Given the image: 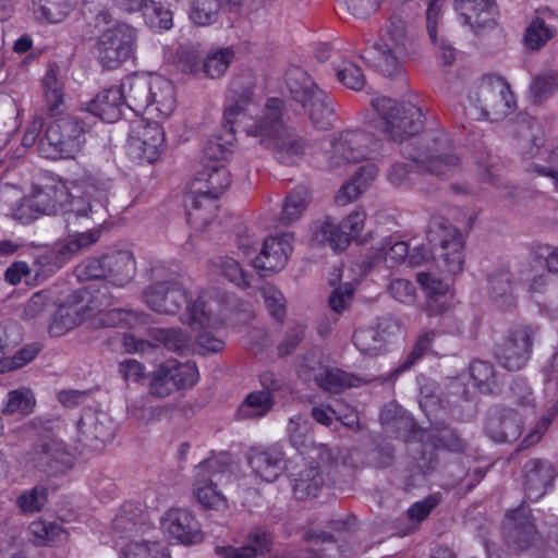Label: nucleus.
<instances>
[{"label": "nucleus", "instance_id": "1", "mask_svg": "<svg viewBox=\"0 0 558 558\" xmlns=\"http://www.w3.org/2000/svg\"><path fill=\"white\" fill-rule=\"evenodd\" d=\"M112 180L100 174L86 173L71 185L69 208L64 211L68 241L41 256L45 263L61 267L66 260L98 242L99 226L106 221Z\"/></svg>", "mask_w": 558, "mask_h": 558}, {"label": "nucleus", "instance_id": "2", "mask_svg": "<svg viewBox=\"0 0 558 558\" xmlns=\"http://www.w3.org/2000/svg\"><path fill=\"white\" fill-rule=\"evenodd\" d=\"M283 110L284 101L281 98L268 99L263 117L250 125H243V131L265 147L271 148L279 162L290 166L304 154L305 144L286 126L282 120Z\"/></svg>", "mask_w": 558, "mask_h": 558}, {"label": "nucleus", "instance_id": "3", "mask_svg": "<svg viewBox=\"0 0 558 558\" xmlns=\"http://www.w3.org/2000/svg\"><path fill=\"white\" fill-rule=\"evenodd\" d=\"M417 52L414 33L399 15H392L385 29V36L368 45L361 58L384 76L395 77L403 72V60Z\"/></svg>", "mask_w": 558, "mask_h": 558}, {"label": "nucleus", "instance_id": "4", "mask_svg": "<svg viewBox=\"0 0 558 558\" xmlns=\"http://www.w3.org/2000/svg\"><path fill=\"white\" fill-rule=\"evenodd\" d=\"M255 81L252 74L242 73L233 77L226 95V106L222 118L223 135L210 136L203 148L209 160L226 159L230 153L236 132L246 118L248 106L253 104Z\"/></svg>", "mask_w": 558, "mask_h": 558}, {"label": "nucleus", "instance_id": "5", "mask_svg": "<svg viewBox=\"0 0 558 558\" xmlns=\"http://www.w3.org/2000/svg\"><path fill=\"white\" fill-rule=\"evenodd\" d=\"M402 154L416 162L423 171L436 177L447 175L460 162L451 140L444 131L426 133L420 142L404 146Z\"/></svg>", "mask_w": 558, "mask_h": 558}, {"label": "nucleus", "instance_id": "6", "mask_svg": "<svg viewBox=\"0 0 558 558\" xmlns=\"http://www.w3.org/2000/svg\"><path fill=\"white\" fill-rule=\"evenodd\" d=\"M287 88L291 98L306 111L312 124L327 130L335 114L333 100L302 69L294 68L287 74Z\"/></svg>", "mask_w": 558, "mask_h": 558}, {"label": "nucleus", "instance_id": "7", "mask_svg": "<svg viewBox=\"0 0 558 558\" xmlns=\"http://www.w3.org/2000/svg\"><path fill=\"white\" fill-rule=\"evenodd\" d=\"M514 104V95L504 78L485 75L470 93L466 112L473 119L494 122L507 117Z\"/></svg>", "mask_w": 558, "mask_h": 558}, {"label": "nucleus", "instance_id": "8", "mask_svg": "<svg viewBox=\"0 0 558 558\" xmlns=\"http://www.w3.org/2000/svg\"><path fill=\"white\" fill-rule=\"evenodd\" d=\"M87 123L78 116L53 120L38 141L40 154L50 159L71 158L81 149Z\"/></svg>", "mask_w": 558, "mask_h": 558}, {"label": "nucleus", "instance_id": "9", "mask_svg": "<svg viewBox=\"0 0 558 558\" xmlns=\"http://www.w3.org/2000/svg\"><path fill=\"white\" fill-rule=\"evenodd\" d=\"M372 105L383 120V131L395 142L415 136L424 128L423 113L412 104L383 97L373 99Z\"/></svg>", "mask_w": 558, "mask_h": 558}, {"label": "nucleus", "instance_id": "10", "mask_svg": "<svg viewBox=\"0 0 558 558\" xmlns=\"http://www.w3.org/2000/svg\"><path fill=\"white\" fill-rule=\"evenodd\" d=\"M230 466V457L227 453L208 458L196 466L194 495L204 508L227 507V499L218 487L231 478Z\"/></svg>", "mask_w": 558, "mask_h": 558}, {"label": "nucleus", "instance_id": "11", "mask_svg": "<svg viewBox=\"0 0 558 558\" xmlns=\"http://www.w3.org/2000/svg\"><path fill=\"white\" fill-rule=\"evenodd\" d=\"M26 463L49 476L65 474L74 465V458L64 441L50 430H44L26 453Z\"/></svg>", "mask_w": 558, "mask_h": 558}, {"label": "nucleus", "instance_id": "12", "mask_svg": "<svg viewBox=\"0 0 558 558\" xmlns=\"http://www.w3.org/2000/svg\"><path fill=\"white\" fill-rule=\"evenodd\" d=\"M427 239L439 269L449 276H456L463 270L464 239L457 227L447 221L438 222L428 230Z\"/></svg>", "mask_w": 558, "mask_h": 558}, {"label": "nucleus", "instance_id": "13", "mask_svg": "<svg viewBox=\"0 0 558 558\" xmlns=\"http://www.w3.org/2000/svg\"><path fill=\"white\" fill-rule=\"evenodd\" d=\"M136 265L132 252L112 251L98 258H88L80 267V277L86 280L104 279L116 287H124L134 277Z\"/></svg>", "mask_w": 558, "mask_h": 558}, {"label": "nucleus", "instance_id": "14", "mask_svg": "<svg viewBox=\"0 0 558 558\" xmlns=\"http://www.w3.org/2000/svg\"><path fill=\"white\" fill-rule=\"evenodd\" d=\"M136 38V29L126 23L104 31L97 40L98 61L104 68L118 69L133 56Z\"/></svg>", "mask_w": 558, "mask_h": 558}, {"label": "nucleus", "instance_id": "15", "mask_svg": "<svg viewBox=\"0 0 558 558\" xmlns=\"http://www.w3.org/2000/svg\"><path fill=\"white\" fill-rule=\"evenodd\" d=\"M502 531L507 544L513 549L539 551L545 546V541L532 517V510L524 504L506 513Z\"/></svg>", "mask_w": 558, "mask_h": 558}, {"label": "nucleus", "instance_id": "16", "mask_svg": "<svg viewBox=\"0 0 558 558\" xmlns=\"http://www.w3.org/2000/svg\"><path fill=\"white\" fill-rule=\"evenodd\" d=\"M199 373L195 362L180 363L168 360L153 373L149 391L158 398H166L177 390L191 389L198 381Z\"/></svg>", "mask_w": 558, "mask_h": 558}, {"label": "nucleus", "instance_id": "17", "mask_svg": "<svg viewBox=\"0 0 558 558\" xmlns=\"http://www.w3.org/2000/svg\"><path fill=\"white\" fill-rule=\"evenodd\" d=\"M418 404L430 421L432 432L429 441L434 448L456 453L465 451L468 442L456 428L450 427L444 421L432 420V416L436 415L440 409V398L429 391L427 386L421 389Z\"/></svg>", "mask_w": 558, "mask_h": 558}, {"label": "nucleus", "instance_id": "18", "mask_svg": "<svg viewBox=\"0 0 558 558\" xmlns=\"http://www.w3.org/2000/svg\"><path fill=\"white\" fill-rule=\"evenodd\" d=\"M377 147L378 143L374 134L361 130H347L332 144L329 168L368 159Z\"/></svg>", "mask_w": 558, "mask_h": 558}, {"label": "nucleus", "instance_id": "19", "mask_svg": "<svg viewBox=\"0 0 558 558\" xmlns=\"http://www.w3.org/2000/svg\"><path fill=\"white\" fill-rule=\"evenodd\" d=\"M165 141V132L159 123L141 121L130 132L126 154L138 163H153L163 150Z\"/></svg>", "mask_w": 558, "mask_h": 558}, {"label": "nucleus", "instance_id": "20", "mask_svg": "<svg viewBox=\"0 0 558 558\" xmlns=\"http://www.w3.org/2000/svg\"><path fill=\"white\" fill-rule=\"evenodd\" d=\"M365 217L364 211L355 210L340 223L326 218L314 227L313 241L320 245H328L333 251H343L364 229Z\"/></svg>", "mask_w": 558, "mask_h": 558}, {"label": "nucleus", "instance_id": "21", "mask_svg": "<svg viewBox=\"0 0 558 558\" xmlns=\"http://www.w3.org/2000/svg\"><path fill=\"white\" fill-rule=\"evenodd\" d=\"M145 304L154 312L174 315L189 302L184 284L177 279H167L151 283L143 292Z\"/></svg>", "mask_w": 558, "mask_h": 558}, {"label": "nucleus", "instance_id": "22", "mask_svg": "<svg viewBox=\"0 0 558 558\" xmlns=\"http://www.w3.org/2000/svg\"><path fill=\"white\" fill-rule=\"evenodd\" d=\"M536 331L532 326H520L511 330L496 351L499 363L509 371L524 367L530 359Z\"/></svg>", "mask_w": 558, "mask_h": 558}, {"label": "nucleus", "instance_id": "23", "mask_svg": "<svg viewBox=\"0 0 558 558\" xmlns=\"http://www.w3.org/2000/svg\"><path fill=\"white\" fill-rule=\"evenodd\" d=\"M523 426V418L518 411L495 405L486 414L484 432L496 444H511L521 436Z\"/></svg>", "mask_w": 558, "mask_h": 558}, {"label": "nucleus", "instance_id": "24", "mask_svg": "<svg viewBox=\"0 0 558 558\" xmlns=\"http://www.w3.org/2000/svg\"><path fill=\"white\" fill-rule=\"evenodd\" d=\"M557 477L555 465L546 459L533 458L522 466L524 493L531 501L541 499L553 487Z\"/></svg>", "mask_w": 558, "mask_h": 558}, {"label": "nucleus", "instance_id": "25", "mask_svg": "<svg viewBox=\"0 0 558 558\" xmlns=\"http://www.w3.org/2000/svg\"><path fill=\"white\" fill-rule=\"evenodd\" d=\"M161 529L170 538L183 545L202 542L201 524L186 509L172 508L161 519Z\"/></svg>", "mask_w": 558, "mask_h": 558}, {"label": "nucleus", "instance_id": "26", "mask_svg": "<svg viewBox=\"0 0 558 558\" xmlns=\"http://www.w3.org/2000/svg\"><path fill=\"white\" fill-rule=\"evenodd\" d=\"M292 240L291 233L266 238L262 251L253 259L254 267L265 272H276L283 269L293 251Z\"/></svg>", "mask_w": 558, "mask_h": 558}, {"label": "nucleus", "instance_id": "27", "mask_svg": "<svg viewBox=\"0 0 558 558\" xmlns=\"http://www.w3.org/2000/svg\"><path fill=\"white\" fill-rule=\"evenodd\" d=\"M400 329L392 317L381 318L375 327L360 328L353 333V342L363 354L377 355L387 342V337Z\"/></svg>", "mask_w": 558, "mask_h": 558}, {"label": "nucleus", "instance_id": "28", "mask_svg": "<svg viewBox=\"0 0 558 558\" xmlns=\"http://www.w3.org/2000/svg\"><path fill=\"white\" fill-rule=\"evenodd\" d=\"M456 9L475 34H483L497 25L495 0H459Z\"/></svg>", "mask_w": 558, "mask_h": 558}, {"label": "nucleus", "instance_id": "29", "mask_svg": "<svg viewBox=\"0 0 558 558\" xmlns=\"http://www.w3.org/2000/svg\"><path fill=\"white\" fill-rule=\"evenodd\" d=\"M253 473L265 482L276 481L284 471V454L279 447L252 448L246 456Z\"/></svg>", "mask_w": 558, "mask_h": 558}, {"label": "nucleus", "instance_id": "30", "mask_svg": "<svg viewBox=\"0 0 558 558\" xmlns=\"http://www.w3.org/2000/svg\"><path fill=\"white\" fill-rule=\"evenodd\" d=\"M155 75L134 73L126 76L120 86H117L122 94L124 105L135 112L149 109L150 89Z\"/></svg>", "mask_w": 558, "mask_h": 558}, {"label": "nucleus", "instance_id": "31", "mask_svg": "<svg viewBox=\"0 0 558 558\" xmlns=\"http://www.w3.org/2000/svg\"><path fill=\"white\" fill-rule=\"evenodd\" d=\"M199 185L192 192L201 195L203 198L215 201L231 184V174L229 170L221 163L206 166L197 172L194 185Z\"/></svg>", "mask_w": 558, "mask_h": 558}, {"label": "nucleus", "instance_id": "32", "mask_svg": "<svg viewBox=\"0 0 558 558\" xmlns=\"http://www.w3.org/2000/svg\"><path fill=\"white\" fill-rule=\"evenodd\" d=\"M80 433L87 441L105 442L112 438L114 426L110 416L92 408L84 409L77 423Z\"/></svg>", "mask_w": 558, "mask_h": 558}, {"label": "nucleus", "instance_id": "33", "mask_svg": "<svg viewBox=\"0 0 558 558\" xmlns=\"http://www.w3.org/2000/svg\"><path fill=\"white\" fill-rule=\"evenodd\" d=\"M71 187L68 190L63 184H47L34 187L31 196L36 205V213L41 215H53L63 207L66 201L69 208Z\"/></svg>", "mask_w": 558, "mask_h": 558}, {"label": "nucleus", "instance_id": "34", "mask_svg": "<svg viewBox=\"0 0 558 558\" xmlns=\"http://www.w3.org/2000/svg\"><path fill=\"white\" fill-rule=\"evenodd\" d=\"M124 101L122 94L118 87H110L100 92L87 105L86 112L99 118L104 122L112 123L118 121L122 116V107Z\"/></svg>", "mask_w": 558, "mask_h": 558}, {"label": "nucleus", "instance_id": "35", "mask_svg": "<svg viewBox=\"0 0 558 558\" xmlns=\"http://www.w3.org/2000/svg\"><path fill=\"white\" fill-rule=\"evenodd\" d=\"M306 368L314 372L313 375L308 374V377H312L317 386L329 392H340L343 389L359 386L360 383L356 376L339 368L319 367L318 371H315L314 367L304 363L302 365L304 374H306Z\"/></svg>", "mask_w": 558, "mask_h": 558}, {"label": "nucleus", "instance_id": "36", "mask_svg": "<svg viewBox=\"0 0 558 558\" xmlns=\"http://www.w3.org/2000/svg\"><path fill=\"white\" fill-rule=\"evenodd\" d=\"M380 422L398 438L407 440L416 433V422L402 409L388 404L380 412Z\"/></svg>", "mask_w": 558, "mask_h": 558}, {"label": "nucleus", "instance_id": "37", "mask_svg": "<svg viewBox=\"0 0 558 558\" xmlns=\"http://www.w3.org/2000/svg\"><path fill=\"white\" fill-rule=\"evenodd\" d=\"M187 222L195 229H204L215 217L216 204L210 198L190 192L185 196Z\"/></svg>", "mask_w": 558, "mask_h": 558}, {"label": "nucleus", "instance_id": "38", "mask_svg": "<svg viewBox=\"0 0 558 558\" xmlns=\"http://www.w3.org/2000/svg\"><path fill=\"white\" fill-rule=\"evenodd\" d=\"M149 109L161 116H170L175 106L177 97L172 83L162 76L155 75L150 89Z\"/></svg>", "mask_w": 558, "mask_h": 558}, {"label": "nucleus", "instance_id": "39", "mask_svg": "<svg viewBox=\"0 0 558 558\" xmlns=\"http://www.w3.org/2000/svg\"><path fill=\"white\" fill-rule=\"evenodd\" d=\"M488 293L495 304L501 308L514 305L512 277L508 270L498 269L488 276Z\"/></svg>", "mask_w": 558, "mask_h": 558}, {"label": "nucleus", "instance_id": "40", "mask_svg": "<svg viewBox=\"0 0 558 558\" xmlns=\"http://www.w3.org/2000/svg\"><path fill=\"white\" fill-rule=\"evenodd\" d=\"M275 397L267 391H254L246 396L238 408L241 418H258L265 416L274 407Z\"/></svg>", "mask_w": 558, "mask_h": 558}, {"label": "nucleus", "instance_id": "41", "mask_svg": "<svg viewBox=\"0 0 558 558\" xmlns=\"http://www.w3.org/2000/svg\"><path fill=\"white\" fill-rule=\"evenodd\" d=\"M470 375L475 387L483 393H497L500 390L499 378L490 362L475 360L470 364Z\"/></svg>", "mask_w": 558, "mask_h": 558}, {"label": "nucleus", "instance_id": "42", "mask_svg": "<svg viewBox=\"0 0 558 558\" xmlns=\"http://www.w3.org/2000/svg\"><path fill=\"white\" fill-rule=\"evenodd\" d=\"M324 485L325 480L318 466L311 465L300 472L299 477L295 480L293 492L298 499L304 500L310 497H316Z\"/></svg>", "mask_w": 558, "mask_h": 558}, {"label": "nucleus", "instance_id": "43", "mask_svg": "<svg viewBox=\"0 0 558 558\" xmlns=\"http://www.w3.org/2000/svg\"><path fill=\"white\" fill-rule=\"evenodd\" d=\"M86 313L85 305L62 304L58 307L50 331L61 335L78 326Z\"/></svg>", "mask_w": 558, "mask_h": 558}, {"label": "nucleus", "instance_id": "44", "mask_svg": "<svg viewBox=\"0 0 558 558\" xmlns=\"http://www.w3.org/2000/svg\"><path fill=\"white\" fill-rule=\"evenodd\" d=\"M143 13L145 24L153 31L160 33L169 31L173 26V14L161 3L154 0H146L140 10Z\"/></svg>", "mask_w": 558, "mask_h": 558}, {"label": "nucleus", "instance_id": "45", "mask_svg": "<svg viewBox=\"0 0 558 558\" xmlns=\"http://www.w3.org/2000/svg\"><path fill=\"white\" fill-rule=\"evenodd\" d=\"M310 193L305 187H296L284 199L279 220L288 226L298 220L307 207Z\"/></svg>", "mask_w": 558, "mask_h": 558}, {"label": "nucleus", "instance_id": "46", "mask_svg": "<svg viewBox=\"0 0 558 558\" xmlns=\"http://www.w3.org/2000/svg\"><path fill=\"white\" fill-rule=\"evenodd\" d=\"M150 335L168 351L179 354H183L189 349L191 341L190 335L180 328H154Z\"/></svg>", "mask_w": 558, "mask_h": 558}, {"label": "nucleus", "instance_id": "47", "mask_svg": "<svg viewBox=\"0 0 558 558\" xmlns=\"http://www.w3.org/2000/svg\"><path fill=\"white\" fill-rule=\"evenodd\" d=\"M234 58L232 48H220L209 52L203 59L202 76L209 78H218L222 76Z\"/></svg>", "mask_w": 558, "mask_h": 558}, {"label": "nucleus", "instance_id": "48", "mask_svg": "<svg viewBox=\"0 0 558 558\" xmlns=\"http://www.w3.org/2000/svg\"><path fill=\"white\" fill-rule=\"evenodd\" d=\"M71 9L69 0H38L35 14L39 21L60 23L68 16Z\"/></svg>", "mask_w": 558, "mask_h": 558}, {"label": "nucleus", "instance_id": "49", "mask_svg": "<svg viewBox=\"0 0 558 558\" xmlns=\"http://www.w3.org/2000/svg\"><path fill=\"white\" fill-rule=\"evenodd\" d=\"M191 20L201 26L215 23L225 4L223 0H191Z\"/></svg>", "mask_w": 558, "mask_h": 558}, {"label": "nucleus", "instance_id": "50", "mask_svg": "<svg viewBox=\"0 0 558 558\" xmlns=\"http://www.w3.org/2000/svg\"><path fill=\"white\" fill-rule=\"evenodd\" d=\"M384 255L385 263L392 268L400 265L408 256L414 263H420L416 254H409V245L404 241H393L392 238L384 239L378 247Z\"/></svg>", "mask_w": 558, "mask_h": 558}, {"label": "nucleus", "instance_id": "51", "mask_svg": "<svg viewBox=\"0 0 558 558\" xmlns=\"http://www.w3.org/2000/svg\"><path fill=\"white\" fill-rule=\"evenodd\" d=\"M204 56L199 49L192 45H181L177 51L178 66L183 73L202 76Z\"/></svg>", "mask_w": 558, "mask_h": 558}, {"label": "nucleus", "instance_id": "52", "mask_svg": "<svg viewBox=\"0 0 558 558\" xmlns=\"http://www.w3.org/2000/svg\"><path fill=\"white\" fill-rule=\"evenodd\" d=\"M274 538L269 530L255 526L250 530L245 537L244 547L250 548L255 557H264L271 551Z\"/></svg>", "mask_w": 558, "mask_h": 558}, {"label": "nucleus", "instance_id": "53", "mask_svg": "<svg viewBox=\"0 0 558 558\" xmlns=\"http://www.w3.org/2000/svg\"><path fill=\"white\" fill-rule=\"evenodd\" d=\"M121 558H170L159 543H131L121 553Z\"/></svg>", "mask_w": 558, "mask_h": 558}, {"label": "nucleus", "instance_id": "54", "mask_svg": "<svg viewBox=\"0 0 558 558\" xmlns=\"http://www.w3.org/2000/svg\"><path fill=\"white\" fill-rule=\"evenodd\" d=\"M558 87V72L546 71L535 76L530 85V93L534 101H542Z\"/></svg>", "mask_w": 558, "mask_h": 558}, {"label": "nucleus", "instance_id": "55", "mask_svg": "<svg viewBox=\"0 0 558 558\" xmlns=\"http://www.w3.org/2000/svg\"><path fill=\"white\" fill-rule=\"evenodd\" d=\"M436 336L437 333L433 330L420 336L407 359L395 369V374H400L409 369L413 364L422 359L432 349V344L436 339Z\"/></svg>", "mask_w": 558, "mask_h": 558}, {"label": "nucleus", "instance_id": "56", "mask_svg": "<svg viewBox=\"0 0 558 558\" xmlns=\"http://www.w3.org/2000/svg\"><path fill=\"white\" fill-rule=\"evenodd\" d=\"M44 87L48 110L53 114L63 102V86L53 70L48 71L45 75Z\"/></svg>", "mask_w": 558, "mask_h": 558}, {"label": "nucleus", "instance_id": "57", "mask_svg": "<svg viewBox=\"0 0 558 558\" xmlns=\"http://www.w3.org/2000/svg\"><path fill=\"white\" fill-rule=\"evenodd\" d=\"M47 488L45 486L37 485L33 487L31 490L22 494L17 498L16 504L19 508L25 513L37 512L40 511L41 508L47 502Z\"/></svg>", "mask_w": 558, "mask_h": 558}, {"label": "nucleus", "instance_id": "58", "mask_svg": "<svg viewBox=\"0 0 558 558\" xmlns=\"http://www.w3.org/2000/svg\"><path fill=\"white\" fill-rule=\"evenodd\" d=\"M336 76L347 88L353 90H361L366 83L362 69L352 62H344L337 70Z\"/></svg>", "mask_w": 558, "mask_h": 558}, {"label": "nucleus", "instance_id": "59", "mask_svg": "<svg viewBox=\"0 0 558 558\" xmlns=\"http://www.w3.org/2000/svg\"><path fill=\"white\" fill-rule=\"evenodd\" d=\"M35 404V399L29 389L12 390L8 395L5 412L28 414Z\"/></svg>", "mask_w": 558, "mask_h": 558}, {"label": "nucleus", "instance_id": "60", "mask_svg": "<svg viewBox=\"0 0 558 558\" xmlns=\"http://www.w3.org/2000/svg\"><path fill=\"white\" fill-rule=\"evenodd\" d=\"M221 274L234 284L248 288L250 280L246 272L241 267L240 263L232 257H221L219 262Z\"/></svg>", "mask_w": 558, "mask_h": 558}, {"label": "nucleus", "instance_id": "61", "mask_svg": "<svg viewBox=\"0 0 558 558\" xmlns=\"http://www.w3.org/2000/svg\"><path fill=\"white\" fill-rule=\"evenodd\" d=\"M306 538L317 546H323L322 548H316L318 550V558H335L340 555L335 536L328 532L308 533Z\"/></svg>", "mask_w": 558, "mask_h": 558}, {"label": "nucleus", "instance_id": "62", "mask_svg": "<svg viewBox=\"0 0 558 558\" xmlns=\"http://www.w3.org/2000/svg\"><path fill=\"white\" fill-rule=\"evenodd\" d=\"M265 305L270 315L278 322H282L286 316L284 298L282 293L272 286L264 287L262 290Z\"/></svg>", "mask_w": 558, "mask_h": 558}, {"label": "nucleus", "instance_id": "63", "mask_svg": "<svg viewBox=\"0 0 558 558\" xmlns=\"http://www.w3.org/2000/svg\"><path fill=\"white\" fill-rule=\"evenodd\" d=\"M553 36L549 27L543 21H534L526 29L524 35L525 45L537 50L545 45Z\"/></svg>", "mask_w": 558, "mask_h": 558}, {"label": "nucleus", "instance_id": "64", "mask_svg": "<svg viewBox=\"0 0 558 558\" xmlns=\"http://www.w3.org/2000/svg\"><path fill=\"white\" fill-rule=\"evenodd\" d=\"M187 305V313L181 318V322L189 324L190 326L203 327L210 320V311L207 308L206 303L198 298L191 304Z\"/></svg>", "mask_w": 558, "mask_h": 558}]
</instances>
